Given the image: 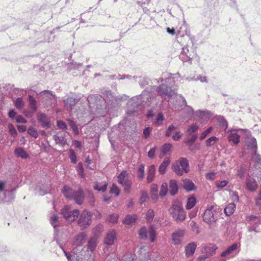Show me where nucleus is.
<instances>
[{
	"label": "nucleus",
	"mask_w": 261,
	"mask_h": 261,
	"mask_svg": "<svg viewBox=\"0 0 261 261\" xmlns=\"http://www.w3.org/2000/svg\"><path fill=\"white\" fill-rule=\"evenodd\" d=\"M181 137V135L180 134V132H177L174 135L172 136V138L174 141H177Z\"/></svg>",
	"instance_id": "e2e57ef3"
},
{
	"label": "nucleus",
	"mask_w": 261,
	"mask_h": 261,
	"mask_svg": "<svg viewBox=\"0 0 261 261\" xmlns=\"http://www.w3.org/2000/svg\"><path fill=\"white\" fill-rule=\"evenodd\" d=\"M148 198L147 194L146 193H143L141 198H140V201L141 203H143Z\"/></svg>",
	"instance_id": "338daca9"
},
{
	"label": "nucleus",
	"mask_w": 261,
	"mask_h": 261,
	"mask_svg": "<svg viewBox=\"0 0 261 261\" xmlns=\"http://www.w3.org/2000/svg\"><path fill=\"white\" fill-rule=\"evenodd\" d=\"M228 184V181L227 180H222L216 182V186L218 188H223L225 187Z\"/></svg>",
	"instance_id": "603ef678"
},
{
	"label": "nucleus",
	"mask_w": 261,
	"mask_h": 261,
	"mask_svg": "<svg viewBox=\"0 0 261 261\" xmlns=\"http://www.w3.org/2000/svg\"><path fill=\"white\" fill-rule=\"evenodd\" d=\"M155 147L151 148L148 153V156L149 158H153L155 153Z\"/></svg>",
	"instance_id": "bf43d9fd"
},
{
	"label": "nucleus",
	"mask_w": 261,
	"mask_h": 261,
	"mask_svg": "<svg viewBox=\"0 0 261 261\" xmlns=\"http://www.w3.org/2000/svg\"><path fill=\"white\" fill-rule=\"evenodd\" d=\"M18 130L20 132H23L27 130V127L24 125H18L17 126Z\"/></svg>",
	"instance_id": "69168bd1"
},
{
	"label": "nucleus",
	"mask_w": 261,
	"mask_h": 261,
	"mask_svg": "<svg viewBox=\"0 0 261 261\" xmlns=\"http://www.w3.org/2000/svg\"><path fill=\"white\" fill-rule=\"evenodd\" d=\"M179 165L185 173L189 172L188 161L186 158H180L179 160Z\"/></svg>",
	"instance_id": "a211bd4d"
},
{
	"label": "nucleus",
	"mask_w": 261,
	"mask_h": 261,
	"mask_svg": "<svg viewBox=\"0 0 261 261\" xmlns=\"http://www.w3.org/2000/svg\"><path fill=\"white\" fill-rule=\"evenodd\" d=\"M148 233L151 242H154L156 239V233L154 228L152 226L149 227Z\"/></svg>",
	"instance_id": "473e14b6"
},
{
	"label": "nucleus",
	"mask_w": 261,
	"mask_h": 261,
	"mask_svg": "<svg viewBox=\"0 0 261 261\" xmlns=\"http://www.w3.org/2000/svg\"><path fill=\"white\" fill-rule=\"evenodd\" d=\"M154 211L152 209H149L146 214V219L148 222H151L154 218Z\"/></svg>",
	"instance_id": "a19ab883"
},
{
	"label": "nucleus",
	"mask_w": 261,
	"mask_h": 261,
	"mask_svg": "<svg viewBox=\"0 0 261 261\" xmlns=\"http://www.w3.org/2000/svg\"><path fill=\"white\" fill-rule=\"evenodd\" d=\"M119 215L117 214L110 215L108 217V221L110 223L115 224L118 222Z\"/></svg>",
	"instance_id": "f704fd0d"
},
{
	"label": "nucleus",
	"mask_w": 261,
	"mask_h": 261,
	"mask_svg": "<svg viewBox=\"0 0 261 261\" xmlns=\"http://www.w3.org/2000/svg\"><path fill=\"white\" fill-rule=\"evenodd\" d=\"M97 244V238L95 237H92L88 242V248L93 252Z\"/></svg>",
	"instance_id": "f3484780"
},
{
	"label": "nucleus",
	"mask_w": 261,
	"mask_h": 261,
	"mask_svg": "<svg viewBox=\"0 0 261 261\" xmlns=\"http://www.w3.org/2000/svg\"><path fill=\"white\" fill-rule=\"evenodd\" d=\"M170 194L171 195H174L178 191V186L177 182L175 180H171L170 181Z\"/></svg>",
	"instance_id": "6ab92c4d"
},
{
	"label": "nucleus",
	"mask_w": 261,
	"mask_h": 261,
	"mask_svg": "<svg viewBox=\"0 0 261 261\" xmlns=\"http://www.w3.org/2000/svg\"><path fill=\"white\" fill-rule=\"evenodd\" d=\"M253 160L255 162L259 163L261 162V156L255 152L254 154Z\"/></svg>",
	"instance_id": "0e129e2a"
},
{
	"label": "nucleus",
	"mask_w": 261,
	"mask_h": 261,
	"mask_svg": "<svg viewBox=\"0 0 261 261\" xmlns=\"http://www.w3.org/2000/svg\"><path fill=\"white\" fill-rule=\"evenodd\" d=\"M78 101V99H76L75 98L72 97H70L65 99L64 100V102L65 106L67 107H71V106L74 105Z\"/></svg>",
	"instance_id": "c85d7f7f"
},
{
	"label": "nucleus",
	"mask_w": 261,
	"mask_h": 261,
	"mask_svg": "<svg viewBox=\"0 0 261 261\" xmlns=\"http://www.w3.org/2000/svg\"><path fill=\"white\" fill-rule=\"evenodd\" d=\"M76 170L78 174L82 178L84 177V168L82 163H79L76 167Z\"/></svg>",
	"instance_id": "37998d69"
},
{
	"label": "nucleus",
	"mask_w": 261,
	"mask_h": 261,
	"mask_svg": "<svg viewBox=\"0 0 261 261\" xmlns=\"http://www.w3.org/2000/svg\"><path fill=\"white\" fill-rule=\"evenodd\" d=\"M255 204L256 206L261 210V198L258 197L255 200Z\"/></svg>",
	"instance_id": "774afa93"
},
{
	"label": "nucleus",
	"mask_w": 261,
	"mask_h": 261,
	"mask_svg": "<svg viewBox=\"0 0 261 261\" xmlns=\"http://www.w3.org/2000/svg\"><path fill=\"white\" fill-rule=\"evenodd\" d=\"M236 204L230 203L227 205L224 209V213L227 216H230L233 214L236 209Z\"/></svg>",
	"instance_id": "aec40b11"
},
{
	"label": "nucleus",
	"mask_w": 261,
	"mask_h": 261,
	"mask_svg": "<svg viewBox=\"0 0 261 261\" xmlns=\"http://www.w3.org/2000/svg\"><path fill=\"white\" fill-rule=\"evenodd\" d=\"M182 186L187 191H190L195 189L194 184L191 180L188 179L183 180Z\"/></svg>",
	"instance_id": "4468645a"
},
{
	"label": "nucleus",
	"mask_w": 261,
	"mask_h": 261,
	"mask_svg": "<svg viewBox=\"0 0 261 261\" xmlns=\"http://www.w3.org/2000/svg\"><path fill=\"white\" fill-rule=\"evenodd\" d=\"M156 90L159 93H160L161 94L168 95L169 97H171L173 94V92L170 89L165 85L160 86L157 88Z\"/></svg>",
	"instance_id": "9b49d317"
},
{
	"label": "nucleus",
	"mask_w": 261,
	"mask_h": 261,
	"mask_svg": "<svg viewBox=\"0 0 261 261\" xmlns=\"http://www.w3.org/2000/svg\"><path fill=\"white\" fill-rule=\"evenodd\" d=\"M191 136H192L191 138L190 139H189L187 141V143H189V144H192L196 140V139L197 138V136L196 135L194 134V135H192Z\"/></svg>",
	"instance_id": "680f3d73"
},
{
	"label": "nucleus",
	"mask_w": 261,
	"mask_h": 261,
	"mask_svg": "<svg viewBox=\"0 0 261 261\" xmlns=\"http://www.w3.org/2000/svg\"><path fill=\"white\" fill-rule=\"evenodd\" d=\"M240 136L236 133H231L228 137L229 142H232L234 144H237L240 142Z\"/></svg>",
	"instance_id": "b1692460"
},
{
	"label": "nucleus",
	"mask_w": 261,
	"mask_h": 261,
	"mask_svg": "<svg viewBox=\"0 0 261 261\" xmlns=\"http://www.w3.org/2000/svg\"><path fill=\"white\" fill-rule=\"evenodd\" d=\"M168 185L167 183H164L162 185L161 190L160 192V195L161 197H163L167 194L168 190Z\"/></svg>",
	"instance_id": "58836bf2"
},
{
	"label": "nucleus",
	"mask_w": 261,
	"mask_h": 261,
	"mask_svg": "<svg viewBox=\"0 0 261 261\" xmlns=\"http://www.w3.org/2000/svg\"><path fill=\"white\" fill-rule=\"evenodd\" d=\"M144 177V165L141 164L139 166L138 170V177L142 179Z\"/></svg>",
	"instance_id": "e433bc0d"
},
{
	"label": "nucleus",
	"mask_w": 261,
	"mask_h": 261,
	"mask_svg": "<svg viewBox=\"0 0 261 261\" xmlns=\"http://www.w3.org/2000/svg\"><path fill=\"white\" fill-rule=\"evenodd\" d=\"M175 128H176V127L174 125H170L166 133V136H168V137L170 136L171 134L172 131L174 129H175Z\"/></svg>",
	"instance_id": "13d9d810"
},
{
	"label": "nucleus",
	"mask_w": 261,
	"mask_h": 261,
	"mask_svg": "<svg viewBox=\"0 0 261 261\" xmlns=\"http://www.w3.org/2000/svg\"><path fill=\"white\" fill-rule=\"evenodd\" d=\"M16 121L17 123H25L27 122V120L21 115H18L16 117Z\"/></svg>",
	"instance_id": "5fc2aeb1"
},
{
	"label": "nucleus",
	"mask_w": 261,
	"mask_h": 261,
	"mask_svg": "<svg viewBox=\"0 0 261 261\" xmlns=\"http://www.w3.org/2000/svg\"><path fill=\"white\" fill-rule=\"evenodd\" d=\"M218 212L216 205H210L207 206L203 215V220L208 225L215 224L218 219Z\"/></svg>",
	"instance_id": "7ed1b4c3"
},
{
	"label": "nucleus",
	"mask_w": 261,
	"mask_h": 261,
	"mask_svg": "<svg viewBox=\"0 0 261 261\" xmlns=\"http://www.w3.org/2000/svg\"><path fill=\"white\" fill-rule=\"evenodd\" d=\"M238 248V244L236 243L233 244L231 246L229 247L225 251H223L221 255L222 257H226L228 255L230 254L232 251L236 250Z\"/></svg>",
	"instance_id": "4be33fe9"
},
{
	"label": "nucleus",
	"mask_w": 261,
	"mask_h": 261,
	"mask_svg": "<svg viewBox=\"0 0 261 261\" xmlns=\"http://www.w3.org/2000/svg\"><path fill=\"white\" fill-rule=\"evenodd\" d=\"M139 235L142 239H146L147 238V230L145 227L141 228L139 231Z\"/></svg>",
	"instance_id": "ea45409f"
},
{
	"label": "nucleus",
	"mask_w": 261,
	"mask_h": 261,
	"mask_svg": "<svg viewBox=\"0 0 261 261\" xmlns=\"http://www.w3.org/2000/svg\"><path fill=\"white\" fill-rule=\"evenodd\" d=\"M92 214L87 210L82 212L78 220V225L81 229L88 228L92 223Z\"/></svg>",
	"instance_id": "20e7f679"
},
{
	"label": "nucleus",
	"mask_w": 261,
	"mask_h": 261,
	"mask_svg": "<svg viewBox=\"0 0 261 261\" xmlns=\"http://www.w3.org/2000/svg\"><path fill=\"white\" fill-rule=\"evenodd\" d=\"M151 193H158V187L157 185L152 184L151 186Z\"/></svg>",
	"instance_id": "052dcab7"
},
{
	"label": "nucleus",
	"mask_w": 261,
	"mask_h": 261,
	"mask_svg": "<svg viewBox=\"0 0 261 261\" xmlns=\"http://www.w3.org/2000/svg\"><path fill=\"white\" fill-rule=\"evenodd\" d=\"M197 244L195 242H191L185 247L186 255L187 257L193 255L195 251Z\"/></svg>",
	"instance_id": "9d476101"
},
{
	"label": "nucleus",
	"mask_w": 261,
	"mask_h": 261,
	"mask_svg": "<svg viewBox=\"0 0 261 261\" xmlns=\"http://www.w3.org/2000/svg\"><path fill=\"white\" fill-rule=\"evenodd\" d=\"M61 213L67 221L71 223L77 218L79 215V211L77 209L71 211L70 206L65 205L62 209Z\"/></svg>",
	"instance_id": "39448f33"
},
{
	"label": "nucleus",
	"mask_w": 261,
	"mask_h": 261,
	"mask_svg": "<svg viewBox=\"0 0 261 261\" xmlns=\"http://www.w3.org/2000/svg\"><path fill=\"white\" fill-rule=\"evenodd\" d=\"M58 217L56 215H54L50 218V223L52 226H56V223L58 221Z\"/></svg>",
	"instance_id": "6e6d98bb"
},
{
	"label": "nucleus",
	"mask_w": 261,
	"mask_h": 261,
	"mask_svg": "<svg viewBox=\"0 0 261 261\" xmlns=\"http://www.w3.org/2000/svg\"><path fill=\"white\" fill-rule=\"evenodd\" d=\"M137 219L135 215H128L123 219V223L127 225H130L134 223Z\"/></svg>",
	"instance_id": "2eb2a0df"
},
{
	"label": "nucleus",
	"mask_w": 261,
	"mask_h": 261,
	"mask_svg": "<svg viewBox=\"0 0 261 261\" xmlns=\"http://www.w3.org/2000/svg\"><path fill=\"white\" fill-rule=\"evenodd\" d=\"M170 163V160L169 158L164 159L163 163L160 165L159 168V172L160 174L163 175L166 172V169Z\"/></svg>",
	"instance_id": "f8f14e48"
},
{
	"label": "nucleus",
	"mask_w": 261,
	"mask_h": 261,
	"mask_svg": "<svg viewBox=\"0 0 261 261\" xmlns=\"http://www.w3.org/2000/svg\"><path fill=\"white\" fill-rule=\"evenodd\" d=\"M69 158L72 163L75 164L76 163V155L73 149H70L69 150Z\"/></svg>",
	"instance_id": "c03bdc74"
},
{
	"label": "nucleus",
	"mask_w": 261,
	"mask_h": 261,
	"mask_svg": "<svg viewBox=\"0 0 261 261\" xmlns=\"http://www.w3.org/2000/svg\"><path fill=\"white\" fill-rule=\"evenodd\" d=\"M171 144H165L162 147V154L160 155V158H163L167 152H168L171 148Z\"/></svg>",
	"instance_id": "7c9ffc66"
},
{
	"label": "nucleus",
	"mask_w": 261,
	"mask_h": 261,
	"mask_svg": "<svg viewBox=\"0 0 261 261\" xmlns=\"http://www.w3.org/2000/svg\"><path fill=\"white\" fill-rule=\"evenodd\" d=\"M132 182L130 180L126 181L124 184L122 185L124 187V190L126 192H129L131 188Z\"/></svg>",
	"instance_id": "8fccbe9b"
},
{
	"label": "nucleus",
	"mask_w": 261,
	"mask_h": 261,
	"mask_svg": "<svg viewBox=\"0 0 261 261\" xmlns=\"http://www.w3.org/2000/svg\"><path fill=\"white\" fill-rule=\"evenodd\" d=\"M29 102L30 108L32 110L33 112H35L37 110V101L35 98L30 95L29 97Z\"/></svg>",
	"instance_id": "bb28decb"
},
{
	"label": "nucleus",
	"mask_w": 261,
	"mask_h": 261,
	"mask_svg": "<svg viewBox=\"0 0 261 261\" xmlns=\"http://www.w3.org/2000/svg\"><path fill=\"white\" fill-rule=\"evenodd\" d=\"M151 130V128H150L149 127H146L144 129L143 134H144L145 138H147L149 137V136L150 134Z\"/></svg>",
	"instance_id": "4d7b16f0"
},
{
	"label": "nucleus",
	"mask_w": 261,
	"mask_h": 261,
	"mask_svg": "<svg viewBox=\"0 0 261 261\" xmlns=\"http://www.w3.org/2000/svg\"><path fill=\"white\" fill-rule=\"evenodd\" d=\"M107 187V184L106 183H98L96 182L94 184L93 188L95 190L98 191L104 192Z\"/></svg>",
	"instance_id": "c756f323"
},
{
	"label": "nucleus",
	"mask_w": 261,
	"mask_h": 261,
	"mask_svg": "<svg viewBox=\"0 0 261 261\" xmlns=\"http://www.w3.org/2000/svg\"><path fill=\"white\" fill-rule=\"evenodd\" d=\"M16 154L22 159H27L29 155L27 152L22 148H17L15 150Z\"/></svg>",
	"instance_id": "393cba45"
},
{
	"label": "nucleus",
	"mask_w": 261,
	"mask_h": 261,
	"mask_svg": "<svg viewBox=\"0 0 261 261\" xmlns=\"http://www.w3.org/2000/svg\"><path fill=\"white\" fill-rule=\"evenodd\" d=\"M119 188L116 186V185L113 184L111 188L110 192L112 194H115L116 196H118L119 194Z\"/></svg>",
	"instance_id": "09e8293b"
},
{
	"label": "nucleus",
	"mask_w": 261,
	"mask_h": 261,
	"mask_svg": "<svg viewBox=\"0 0 261 261\" xmlns=\"http://www.w3.org/2000/svg\"><path fill=\"white\" fill-rule=\"evenodd\" d=\"M54 138L57 144H60L61 146H64L66 144V140L64 137L59 133L55 135Z\"/></svg>",
	"instance_id": "412c9836"
},
{
	"label": "nucleus",
	"mask_w": 261,
	"mask_h": 261,
	"mask_svg": "<svg viewBox=\"0 0 261 261\" xmlns=\"http://www.w3.org/2000/svg\"><path fill=\"white\" fill-rule=\"evenodd\" d=\"M247 187L249 190L251 191H255L257 187L255 180L251 177L248 178L247 180Z\"/></svg>",
	"instance_id": "dca6fc26"
},
{
	"label": "nucleus",
	"mask_w": 261,
	"mask_h": 261,
	"mask_svg": "<svg viewBox=\"0 0 261 261\" xmlns=\"http://www.w3.org/2000/svg\"><path fill=\"white\" fill-rule=\"evenodd\" d=\"M87 234L85 232H82L74 237L72 240V243L74 245L81 246L85 242Z\"/></svg>",
	"instance_id": "0eeeda50"
},
{
	"label": "nucleus",
	"mask_w": 261,
	"mask_h": 261,
	"mask_svg": "<svg viewBox=\"0 0 261 261\" xmlns=\"http://www.w3.org/2000/svg\"><path fill=\"white\" fill-rule=\"evenodd\" d=\"M169 213L173 219L176 222H182L186 218V213L184 211L181 202L178 200L174 201L169 209Z\"/></svg>",
	"instance_id": "f257e3e1"
},
{
	"label": "nucleus",
	"mask_w": 261,
	"mask_h": 261,
	"mask_svg": "<svg viewBox=\"0 0 261 261\" xmlns=\"http://www.w3.org/2000/svg\"><path fill=\"white\" fill-rule=\"evenodd\" d=\"M127 173L125 171H123L118 175V182L119 184L122 185L124 184L126 181H129L127 178Z\"/></svg>",
	"instance_id": "a878e982"
},
{
	"label": "nucleus",
	"mask_w": 261,
	"mask_h": 261,
	"mask_svg": "<svg viewBox=\"0 0 261 261\" xmlns=\"http://www.w3.org/2000/svg\"><path fill=\"white\" fill-rule=\"evenodd\" d=\"M185 234L183 230H178L172 234V240L175 244H179L181 242V239Z\"/></svg>",
	"instance_id": "1a4fd4ad"
},
{
	"label": "nucleus",
	"mask_w": 261,
	"mask_h": 261,
	"mask_svg": "<svg viewBox=\"0 0 261 261\" xmlns=\"http://www.w3.org/2000/svg\"><path fill=\"white\" fill-rule=\"evenodd\" d=\"M164 119V117L163 115L161 113H159L158 115H157V117H156V120L155 121V125H161L162 124V122H163Z\"/></svg>",
	"instance_id": "a18cd8bd"
},
{
	"label": "nucleus",
	"mask_w": 261,
	"mask_h": 261,
	"mask_svg": "<svg viewBox=\"0 0 261 261\" xmlns=\"http://www.w3.org/2000/svg\"><path fill=\"white\" fill-rule=\"evenodd\" d=\"M64 195L70 199H74L78 204H81L84 199V192L81 189L74 191L70 187L65 186L62 190Z\"/></svg>",
	"instance_id": "f03ea898"
},
{
	"label": "nucleus",
	"mask_w": 261,
	"mask_h": 261,
	"mask_svg": "<svg viewBox=\"0 0 261 261\" xmlns=\"http://www.w3.org/2000/svg\"><path fill=\"white\" fill-rule=\"evenodd\" d=\"M68 121L69 122V125L72 129L75 135H78L79 134V128H78L77 125L75 124V123L73 121H72L71 120H68Z\"/></svg>",
	"instance_id": "c9c22d12"
},
{
	"label": "nucleus",
	"mask_w": 261,
	"mask_h": 261,
	"mask_svg": "<svg viewBox=\"0 0 261 261\" xmlns=\"http://www.w3.org/2000/svg\"><path fill=\"white\" fill-rule=\"evenodd\" d=\"M116 239V232L114 230L109 231L105 238L104 242L106 244L112 245Z\"/></svg>",
	"instance_id": "423d86ee"
},
{
	"label": "nucleus",
	"mask_w": 261,
	"mask_h": 261,
	"mask_svg": "<svg viewBox=\"0 0 261 261\" xmlns=\"http://www.w3.org/2000/svg\"><path fill=\"white\" fill-rule=\"evenodd\" d=\"M24 105V102L21 98H18L15 101V106L18 109H21Z\"/></svg>",
	"instance_id": "4c0bfd02"
},
{
	"label": "nucleus",
	"mask_w": 261,
	"mask_h": 261,
	"mask_svg": "<svg viewBox=\"0 0 261 261\" xmlns=\"http://www.w3.org/2000/svg\"><path fill=\"white\" fill-rule=\"evenodd\" d=\"M196 203V198L192 196L188 197L186 207L187 210H190L193 208Z\"/></svg>",
	"instance_id": "5701e85b"
},
{
	"label": "nucleus",
	"mask_w": 261,
	"mask_h": 261,
	"mask_svg": "<svg viewBox=\"0 0 261 261\" xmlns=\"http://www.w3.org/2000/svg\"><path fill=\"white\" fill-rule=\"evenodd\" d=\"M57 126L60 129H66L67 128V125L66 123L62 120L57 121Z\"/></svg>",
	"instance_id": "3c124183"
},
{
	"label": "nucleus",
	"mask_w": 261,
	"mask_h": 261,
	"mask_svg": "<svg viewBox=\"0 0 261 261\" xmlns=\"http://www.w3.org/2000/svg\"><path fill=\"white\" fill-rule=\"evenodd\" d=\"M27 131L28 133L34 138H37L38 137V133L35 128L29 127Z\"/></svg>",
	"instance_id": "49530a36"
},
{
	"label": "nucleus",
	"mask_w": 261,
	"mask_h": 261,
	"mask_svg": "<svg viewBox=\"0 0 261 261\" xmlns=\"http://www.w3.org/2000/svg\"><path fill=\"white\" fill-rule=\"evenodd\" d=\"M218 138L215 136L209 138L205 141L206 146L207 147L213 145L218 141Z\"/></svg>",
	"instance_id": "72a5a7b5"
},
{
	"label": "nucleus",
	"mask_w": 261,
	"mask_h": 261,
	"mask_svg": "<svg viewBox=\"0 0 261 261\" xmlns=\"http://www.w3.org/2000/svg\"><path fill=\"white\" fill-rule=\"evenodd\" d=\"M205 177L207 179L214 180L216 177V173L211 172L205 174Z\"/></svg>",
	"instance_id": "864d4df0"
},
{
	"label": "nucleus",
	"mask_w": 261,
	"mask_h": 261,
	"mask_svg": "<svg viewBox=\"0 0 261 261\" xmlns=\"http://www.w3.org/2000/svg\"><path fill=\"white\" fill-rule=\"evenodd\" d=\"M199 128V126L197 124H193L190 125L186 131L187 135L189 136L192 135V134L195 132Z\"/></svg>",
	"instance_id": "2f4dec72"
},
{
	"label": "nucleus",
	"mask_w": 261,
	"mask_h": 261,
	"mask_svg": "<svg viewBox=\"0 0 261 261\" xmlns=\"http://www.w3.org/2000/svg\"><path fill=\"white\" fill-rule=\"evenodd\" d=\"M8 128H9L10 134L13 136L15 137L17 135V133L16 129H15V127L14 126V125L13 124H9L8 125Z\"/></svg>",
	"instance_id": "de8ad7c7"
},
{
	"label": "nucleus",
	"mask_w": 261,
	"mask_h": 261,
	"mask_svg": "<svg viewBox=\"0 0 261 261\" xmlns=\"http://www.w3.org/2000/svg\"><path fill=\"white\" fill-rule=\"evenodd\" d=\"M38 120L43 127H49L50 125L49 119L43 113H40L37 116Z\"/></svg>",
	"instance_id": "6e6552de"
},
{
	"label": "nucleus",
	"mask_w": 261,
	"mask_h": 261,
	"mask_svg": "<svg viewBox=\"0 0 261 261\" xmlns=\"http://www.w3.org/2000/svg\"><path fill=\"white\" fill-rule=\"evenodd\" d=\"M155 172V166L152 165L149 166L148 170L147 180L148 183L151 182L154 178V175Z\"/></svg>",
	"instance_id": "ddd939ff"
},
{
	"label": "nucleus",
	"mask_w": 261,
	"mask_h": 261,
	"mask_svg": "<svg viewBox=\"0 0 261 261\" xmlns=\"http://www.w3.org/2000/svg\"><path fill=\"white\" fill-rule=\"evenodd\" d=\"M213 127L211 126L202 132L200 136V139L203 140L212 130Z\"/></svg>",
	"instance_id": "79ce46f5"
},
{
	"label": "nucleus",
	"mask_w": 261,
	"mask_h": 261,
	"mask_svg": "<svg viewBox=\"0 0 261 261\" xmlns=\"http://www.w3.org/2000/svg\"><path fill=\"white\" fill-rule=\"evenodd\" d=\"M180 167V165L177 163H174L172 165V170L178 175H182L184 172L183 169Z\"/></svg>",
	"instance_id": "cd10ccee"
}]
</instances>
